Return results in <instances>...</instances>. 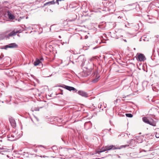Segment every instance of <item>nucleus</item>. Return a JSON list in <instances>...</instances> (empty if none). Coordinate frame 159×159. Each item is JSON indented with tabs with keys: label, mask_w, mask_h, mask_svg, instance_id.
Listing matches in <instances>:
<instances>
[{
	"label": "nucleus",
	"mask_w": 159,
	"mask_h": 159,
	"mask_svg": "<svg viewBox=\"0 0 159 159\" xmlns=\"http://www.w3.org/2000/svg\"><path fill=\"white\" fill-rule=\"evenodd\" d=\"M125 147L124 146H119L117 145H111L110 146H105L102 147L101 149H99L97 151V153L100 154V153L110 150H114L115 149H120L121 148Z\"/></svg>",
	"instance_id": "1"
},
{
	"label": "nucleus",
	"mask_w": 159,
	"mask_h": 159,
	"mask_svg": "<svg viewBox=\"0 0 159 159\" xmlns=\"http://www.w3.org/2000/svg\"><path fill=\"white\" fill-rule=\"evenodd\" d=\"M11 125L14 129V130H12V134H11V137L15 138L14 139H11V141H13L18 138L20 137V136H18L19 135V134H18L17 130L15 129V128L16 127V121L15 120L12 118H11Z\"/></svg>",
	"instance_id": "2"
},
{
	"label": "nucleus",
	"mask_w": 159,
	"mask_h": 159,
	"mask_svg": "<svg viewBox=\"0 0 159 159\" xmlns=\"http://www.w3.org/2000/svg\"><path fill=\"white\" fill-rule=\"evenodd\" d=\"M142 120L143 121L146 123L149 124L152 126H156L155 122L152 119L149 120L146 117H143L142 118Z\"/></svg>",
	"instance_id": "3"
},
{
	"label": "nucleus",
	"mask_w": 159,
	"mask_h": 159,
	"mask_svg": "<svg viewBox=\"0 0 159 159\" xmlns=\"http://www.w3.org/2000/svg\"><path fill=\"white\" fill-rule=\"evenodd\" d=\"M10 37V30H8L0 34V41L5 38H9Z\"/></svg>",
	"instance_id": "4"
},
{
	"label": "nucleus",
	"mask_w": 159,
	"mask_h": 159,
	"mask_svg": "<svg viewBox=\"0 0 159 159\" xmlns=\"http://www.w3.org/2000/svg\"><path fill=\"white\" fill-rule=\"evenodd\" d=\"M137 56V60L139 61H144L146 60L145 56L142 53H138Z\"/></svg>",
	"instance_id": "5"
},
{
	"label": "nucleus",
	"mask_w": 159,
	"mask_h": 159,
	"mask_svg": "<svg viewBox=\"0 0 159 159\" xmlns=\"http://www.w3.org/2000/svg\"><path fill=\"white\" fill-rule=\"evenodd\" d=\"M62 87L70 91H74L75 92H76L77 91V90L76 89L73 87L64 85L62 86Z\"/></svg>",
	"instance_id": "6"
},
{
	"label": "nucleus",
	"mask_w": 159,
	"mask_h": 159,
	"mask_svg": "<svg viewBox=\"0 0 159 159\" xmlns=\"http://www.w3.org/2000/svg\"><path fill=\"white\" fill-rule=\"evenodd\" d=\"M137 3L129 4L126 6V8L127 9H129L130 10H131L136 8V7Z\"/></svg>",
	"instance_id": "7"
},
{
	"label": "nucleus",
	"mask_w": 159,
	"mask_h": 159,
	"mask_svg": "<svg viewBox=\"0 0 159 159\" xmlns=\"http://www.w3.org/2000/svg\"><path fill=\"white\" fill-rule=\"evenodd\" d=\"M78 94L83 97L87 98L89 96L88 94L84 91L82 90H79L78 92Z\"/></svg>",
	"instance_id": "8"
},
{
	"label": "nucleus",
	"mask_w": 159,
	"mask_h": 159,
	"mask_svg": "<svg viewBox=\"0 0 159 159\" xmlns=\"http://www.w3.org/2000/svg\"><path fill=\"white\" fill-rule=\"evenodd\" d=\"M3 72L4 73L8 76H10V70L9 68H5L3 69Z\"/></svg>",
	"instance_id": "9"
},
{
	"label": "nucleus",
	"mask_w": 159,
	"mask_h": 159,
	"mask_svg": "<svg viewBox=\"0 0 159 159\" xmlns=\"http://www.w3.org/2000/svg\"><path fill=\"white\" fill-rule=\"evenodd\" d=\"M18 48V45L15 43H11V48Z\"/></svg>",
	"instance_id": "10"
},
{
	"label": "nucleus",
	"mask_w": 159,
	"mask_h": 159,
	"mask_svg": "<svg viewBox=\"0 0 159 159\" xmlns=\"http://www.w3.org/2000/svg\"><path fill=\"white\" fill-rule=\"evenodd\" d=\"M1 49H4L7 50L8 48H10V44H9L8 45H6L3 46H1L0 47Z\"/></svg>",
	"instance_id": "11"
},
{
	"label": "nucleus",
	"mask_w": 159,
	"mask_h": 159,
	"mask_svg": "<svg viewBox=\"0 0 159 159\" xmlns=\"http://www.w3.org/2000/svg\"><path fill=\"white\" fill-rule=\"evenodd\" d=\"M55 2H54V0H52L51 1H49L48 2H47L45 3L44 4V6H45L46 5H53L55 4Z\"/></svg>",
	"instance_id": "12"
},
{
	"label": "nucleus",
	"mask_w": 159,
	"mask_h": 159,
	"mask_svg": "<svg viewBox=\"0 0 159 159\" xmlns=\"http://www.w3.org/2000/svg\"><path fill=\"white\" fill-rule=\"evenodd\" d=\"M78 59L79 60H81V61L82 62H84L85 61V60L84 59V56L80 55L79 56L78 58Z\"/></svg>",
	"instance_id": "13"
},
{
	"label": "nucleus",
	"mask_w": 159,
	"mask_h": 159,
	"mask_svg": "<svg viewBox=\"0 0 159 159\" xmlns=\"http://www.w3.org/2000/svg\"><path fill=\"white\" fill-rule=\"evenodd\" d=\"M19 31L18 30H14L11 32V37L15 35L17 33H19Z\"/></svg>",
	"instance_id": "14"
},
{
	"label": "nucleus",
	"mask_w": 159,
	"mask_h": 159,
	"mask_svg": "<svg viewBox=\"0 0 159 159\" xmlns=\"http://www.w3.org/2000/svg\"><path fill=\"white\" fill-rule=\"evenodd\" d=\"M41 62V61L39 59H37L34 62V65L35 66H37L39 65V63Z\"/></svg>",
	"instance_id": "15"
},
{
	"label": "nucleus",
	"mask_w": 159,
	"mask_h": 159,
	"mask_svg": "<svg viewBox=\"0 0 159 159\" xmlns=\"http://www.w3.org/2000/svg\"><path fill=\"white\" fill-rule=\"evenodd\" d=\"M125 115L127 117L129 118H131L133 116L132 114L131 113H126Z\"/></svg>",
	"instance_id": "16"
},
{
	"label": "nucleus",
	"mask_w": 159,
	"mask_h": 159,
	"mask_svg": "<svg viewBox=\"0 0 159 159\" xmlns=\"http://www.w3.org/2000/svg\"><path fill=\"white\" fill-rule=\"evenodd\" d=\"M13 19H15L16 20H17V19H16V18H15V16L13 15L11 13V20H13Z\"/></svg>",
	"instance_id": "17"
},
{
	"label": "nucleus",
	"mask_w": 159,
	"mask_h": 159,
	"mask_svg": "<svg viewBox=\"0 0 159 159\" xmlns=\"http://www.w3.org/2000/svg\"><path fill=\"white\" fill-rule=\"evenodd\" d=\"M81 74L83 77H86L88 76L89 75L88 74L86 73L83 72Z\"/></svg>",
	"instance_id": "18"
},
{
	"label": "nucleus",
	"mask_w": 159,
	"mask_h": 159,
	"mask_svg": "<svg viewBox=\"0 0 159 159\" xmlns=\"http://www.w3.org/2000/svg\"><path fill=\"white\" fill-rule=\"evenodd\" d=\"M91 123L90 121L86 122L84 124V127H85L88 125H91Z\"/></svg>",
	"instance_id": "19"
},
{
	"label": "nucleus",
	"mask_w": 159,
	"mask_h": 159,
	"mask_svg": "<svg viewBox=\"0 0 159 159\" xmlns=\"http://www.w3.org/2000/svg\"><path fill=\"white\" fill-rule=\"evenodd\" d=\"M99 77V76H98L97 78H95L94 79H93V83H96V82H97L98 81Z\"/></svg>",
	"instance_id": "20"
},
{
	"label": "nucleus",
	"mask_w": 159,
	"mask_h": 159,
	"mask_svg": "<svg viewBox=\"0 0 159 159\" xmlns=\"http://www.w3.org/2000/svg\"><path fill=\"white\" fill-rule=\"evenodd\" d=\"M118 101L120 102V99H116V100H115L114 102V104L115 105H116L117 102Z\"/></svg>",
	"instance_id": "21"
},
{
	"label": "nucleus",
	"mask_w": 159,
	"mask_h": 159,
	"mask_svg": "<svg viewBox=\"0 0 159 159\" xmlns=\"http://www.w3.org/2000/svg\"><path fill=\"white\" fill-rule=\"evenodd\" d=\"M43 108V107H35L34 109V110L35 111H39V109L40 108Z\"/></svg>",
	"instance_id": "22"
},
{
	"label": "nucleus",
	"mask_w": 159,
	"mask_h": 159,
	"mask_svg": "<svg viewBox=\"0 0 159 159\" xmlns=\"http://www.w3.org/2000/svg\"><path fill=\"white\" fill-rule=\"evenodd\" d=\"M122 36H121L120 37H116V38L117 39H119L120 41H123L124 39L121 37Z\"/></svg>",
	"instance_id": "23"
},
{
	"label": "nucleus",
	"mask_w": 159,
	"mask_h": 159,
	"mask_svg": "<svg viewBox=\"0 0 159 159\" xmlns=\"http://www.w3.org/2000/svg\"><path fill=\"white\" fill-rule=\"evenodd\" d=\"M7 16H8L9 19H10V11H8L7 12Z\"/></svg>",
	"instance_id": "24"
},
{
	"label": "nucleus",
	"mask_w": 159,
	"mask_h": 159,
	"mask_svg": "<svg viewBox=\"0 0 159 159\" xmlns=\"http://www.w3.org/2000/svg\"><path fill=\"white\" fill-rule=\"evenodd\" d=\"M57 147L56 146H53L52 147V149H55V150H56L57 149Z\"/></svg>",
	"instance_id": "25"
},
{
	"label": "nucleus",
	"mask_w": 159,
	"mask_h": 159,
	"mask_svg": "<svg viewBox=\"0 0 159 159\" xmlns=\"http://www.w3.org/2000/svg\"><path fill=\"white\" fill-rule=\"evenodd\" d=\"M155 136L157 138H159V134L157 133L156 134Z\"/></svg>",
	"instance_id": "26"
},
{
	"label": "nucleus",
	"mask_w": 159,
	"mask_h": 159,
	"mask_svg": "<svg viewBox=\"0 0 159 159\" xmlns=\"http://www.w3.org/2000/svg\"><path fill=\"white\" fill-rule=\"evenodd\" d=\"M3 57H4V55L3 54H1V56H0V57L1 59H2Z\"/></svg>",
	"instance_id": "27"
},
{
	"label": "nucleus",
	"mask_w": 159,
	"mask_h": 159,
	"mask_svg": "<svg viewBox=\"0 0 159 159\" xmlns=\"http://www.w3.org/2000/svg\"><path fill=\"white\" fill-rule=\"evenodd\" d=\"M34 117H35V119L36 120H37V121H39V119L37 117L35 116Z\"/></svg>",
	"instance_id": "28"
},
{
	"label": "nucleus",
	"mask_w": 159,
	"mask_h": 159,
	"mask_svg": "<svg viewBox=\"0 0 159 159\" xmlns=\"http://www.w3.org/2000/svg\"><path fill=\"white\" fill-rule=\"evenodd\" d=\"M9 136V134L8 135V140L9 141H10V139H9V138H10V136Z\"/></svg>",
	"instance_id": "29"
},
{
	"label": "nucleus",
	"mask_w": 159,
	"mask_h": 159,
	"mask_svg": "<svg viewBox=\"0 0 159 159\" xmlns=\"http://www.w3.org/2000/svg\"><path fill=\"white\" fill-rule=\"evenodd\" d=\"M56 3H57L58 5H59V1H57V0L56 1Z\"/></svg>",
	"instance_id": "30"
},
{
	"label": "nucleus",
	"mask_w": 159,
	"mask_h": 159,
	"mask_svg": "<svg viewBox=\"0 0 159 159\" xmlns=\"http://www.w3.org/2000/svg\"><path fill=\"white\" fill-rule=\"evenodd\" d=\"M40 61H42V60H43V58L42 57L41 58H40V59L39 60Z\"/></svg>",
	"instance_id": "31"
},
{
	"label": "nucleus",
	"mask_w": 159,
	"mask_h": 159,
	"mask_svg": "<svg viewBox=\"0 0 159 159\" xmlns=\"http://www.w3.org/2000/svg\"><path fill=\"white\" fill-rule=\"evenodd\" d=\"M128 96V95H127L126 96H124L123 97V98H126V97Z\"/></svg>",
	"instance_id": "32"
},
{
	"label": "nucleus",
	"mask_w": 159,
	"mask_h": 159,
	"mask_svg": "<svg viewBox=\"0 0 159 159\" xmlns=\"http://www.w3.org/2000/svg\"><path fill=\"white\" fill-rule=\"evenodd\" d=\"M85 39H87L88 38V36L87 35H86L85 37Z\"/></svg>",
	"instance_id": "33"
},
{
	"label": "nucleus",
	"mask_w": 159,
	"mask_h": 159,
	"mask_svg": "<svg viewBox=\"0 0 159 159\" xmlns=\"http://www.w3.org/2000/svg\"><path fill=\"white\" fill-rule=\"evenodd\" d=\"M6 102L7 103H8L9 102V101L7 100H6Z\"/></svg>",
	"instance_id": "34"
},
{
	"label": "nucleus",
	"mask_w": 159,
	"mask_h": 159,
	"mask_svg": "<svg viewBox=\"0 0 159 159\" xmlns=\"http://www.w3.org/2000/svg\"><path fill=\"white\" fill-rule=\"evenodd\" d=\"M20 19H19L18 20V21H20V20L21 19V17H20Z\"/></svg>",
	"instance_id": "35"
},
{
	"label": "nucleus",
	"mask_w": 159,
	"mask_h": 159,
	"mask_svg": "<svg viewBox=\"0 0 159 159\" xmlns=\"http://www.w3.org/2000/svg\"><path fill=\"white\" fill-rule=\"evenodd\" d=\"M40 146V147H43V148H44V147L42 145H40V146Z\"/></svg>",
	"instance_id": "36"
},
{
	"label": "nucleus",
	"mask_w": 159,
	"mask_h": 159,
	"mask_svg": "<svg viewBox=\"0 0 159 159\" xmlns=\"http://www.w3.org/2000/svg\"><path fill=\"white\" fill-rule=\"evenodd\" d=\"M8 120H9V121L10 122V117L8 118Z\"/></svg>",
	"instance_id": "37"
},
{
	"label": "nucleus",
	"mask_w": 159,
	"mask_h": 159,
	"mask_svg": "<svg viewBox=\"0 0 159 159\" xmlns=\"http://www.w3.org/2000/svg\"><path fill=\"white\" fill-rule=\"evenodd\" d=\"M2 148H0V150H2Z\"/></svg>",
	"instance_id": "38"
},
{
	"label": "nucleus",
	"mask_w": 159,
	"mask_h": 159,
	"mask_svg": "<svg viewBox=\"0 0 159 159\" xmlns=\"http://www.w3.org/2000/svg\"><path fill=\"white\" fill-rule=\"evenodd\" d=\"M59 37L60 38H61V36H59Z\"/></svg>",
	"instance_id": "39"
},
{
	"label": "nucleus",
	"mask_w": 159,
	"mask_h": 159,
	"mask_svg": "<svg viewBox=\"0 0 159 159\" xmlns=\"http://www.w3.org/2000/svg\"><path fill=\"white\" fill-rule=\"evenodd\" d=\"M123 40L125 42H126V40L125 39V40Z\"/></svg>",
	"instance_id": "40"
},
{
	"label": "nucleus",
	"mask_w": 159,
	"mask_h": 159,
	"mask_svg": "<svg viewBox=\"0 0 159 159\" xmlns=\"http://www.w3.org/2000/svg\"><path fill=\"white\" fill-rule=\"evenodd\" d=\"M64 43H64V42H63V43H62V45H63V44H64Z\"/></svg>",
	"instance_id": "41"
},
{
	"label": "nucleus",
	"mask_w": 159,
	"mask_h": 159,
	"mask_svg": "<svg viewBox=\"0 0 159 159\" xmlns=\"http://www.w3.org/2000/svg\"><path fill=\"white\" fill-rule=\"evenodd\" d=\"M111 130V128H110V129H109V131H110V130Z\"/></svg>",
	"instance_id": "42"
},
{
	"label": "nucleus",
	"mask_w": 159,
	"mask_h": 159,
	"mask_svg": "<svg viewBox=\"0 0 159 159\" xmlns=\"http://www.w3.org/2000/svg\"><path fill=\"white\" fill-rule=\"evenodd\" d=\"M134 50H135V48H134Z\"/></svg>",
	"instance_id": "43"
},
{
	"label": "nucleus",
	"mask_w": 159,
	"mask_h": 159,
	"mask_svg": "<svg viewBox=\"0 0 159 159\" xmlns=\"http://www.w3.org/2000/svg\"><path fill=\"white\" fill-rule=\"evenodd\" d=\"M2 102L3 103V101H2Z\"/></svg>",
	"instance_id": "44"
},
{
	"label": "nucleus",
	"mask_w": 159,
	"mask_h": 159,
	"mask_svg": "<svg viewBox=\"0 0 159 159\" xmlns=\"http://www.w3.org/2000/svg\"><path fill=\"white\" fill-rule=\"evenodd\" d=\"M13 149V147H12V149Z\"/></svg>",
	"instance_id": "45"
},
{
	"label": "nucleus",
	"mask_w": 159,
	"mask_h": 159,
	"mask_svg": "<svg viewBox=\"0 0 159 159\" xmlns=\"http://www.w3.org/2000/svg\"><path fill=\"white\" fill-rule=\"evenodd\" d=\"M10 159H11V158H10Z\"/></svg>",
	"instance_id": "46"
}]
</instances>
